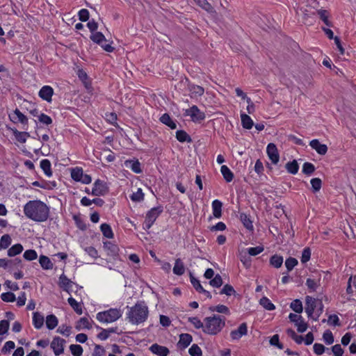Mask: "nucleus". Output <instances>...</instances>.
<instances>
[{"label":"nucleus","instance_id":"obj_1","mask_svg":"<svg viewBox=\"0 0 356 356\" xmlns=\"http://www.w3.org/2000/svg\"><path fill=\"white\" fill-rule=\"evenodd\" d=\"M24 213L35 222H44L49 216V207L39 200H30L24 206Z\"/></svg>","mask_w":356,"mask_h":356},{"label":"nucleus","instance_id":"obj_2","mask_svg":"<svg viewBox=\"0 0 356 356\" xmlns=\"http://www.w3.org/2000/svg\"><path fill=\"white\" fill-rule=\"evenodd\" d=\"M127 318L133 325H138L145 322L149 315L148 307L144 301L137 302L134 306L129 307Z\"/></svg>","mask_w":356,"mask_h":356},{"label":"nucleus","instance_id":"obj_3","mask_svg":"<svg viewBox=\"0 0 356 356\" xmlns=\"http://www.w3.org/2000/svg\"><path fill=\"white\" fill-rule=\"evenodd\" d=\"M204 322L203 332L207 334L216 335L225 327V318L214 314L212 316L206 317Z\"/></svg>","mask_w":356,"mask_h":356},{"label":"nucleus","instance_id":"obj_4","mask_svg":"<svg viewBox=\"0 0 356 356\" xmlns=\"http://www.w3.org/2000/svg\"><path fill=\"white\" fill-rule=\"evenodd\" d=\"M122 316V312L117 308H111L97 314L96 318L101 323H108L116 321Z\"/></svg>","mask_w":356,"mask_h":356},{"label":"nucleus","instance_id":"obj_5","mask_svg":"<svg viewBox=\"0 0 356 356\" xmlns=\"http://www.w3.org/2000/svg\"><path fill=\"white\" fill-rule=\"evenodd\" d=\"M163 211V207L161 205L153 207L149 210L146 213L145 219L143 222V229L145 230L149 229Z\"/></svg>","mask_w":356,"mask_h":356},{"label":"nucleus","instance_id":"obj_6","mask_svg":"<svg viewBox=\"0 0 356 356\" xmlns=\"http://www.w3.org/2000/svg\"><path fill=\"white\" fill-rule=\"evenodd\" d=\"M90 38L92 42L100 45L104 51L107 52H113L114 51V47L111 44H103V42H105L106 40L102 33L95 31L90 35Z\"/></svg>","mask_w":356,"mask_h":356},{"label":"nucleus","instance_id":"obj_7","mask_svg":"<svg viewBox=\"0 0 356 356\" xmlns=\"http://www.w3.org/2000/svg\"><path fill=\"white\" fill-rule=\"evenodd\" d=\"M107 184L101 179H97L93 184L91 194L95 196H104L108 193Z\"/></svg>","mask_w":356,"mask_h":356},{"label":"nucleus","instance_id":"obj_8","mask_svg":"<svg viewBox=\"0 0 356 356\" xmlns=\"http://www.w3.org/2000/svg\"><path fill=\"white\" fill-rule=\"evenodd\" d=\"M9 118L14 123H21L24 129H28V118L18 108L9 115Z\"/></svg>","mask_w":356,"mask_h":356},{"label":"nucleus","instance_id":"obj_9","mask_svg":"<svg viewBox=\"0 0 356 356\" xmlns=\"http://www.w3.org/2000/svg\"><path fill=\"white\" fill-rule=\"evenodd\" d=\"M289 318L290 321L295 323L298 332L302 333L307 330L308 326L307 324L304 321L302 316L291 313L289 315Z\"/></svg>","mask_w":356,"mask_h":356},{"label":"nucleus","instance_id":"obj_10","mask_svg":"<svg viewBox=\"0 0 356 356\" xmlns=\"http://www.w3.org/2000/svg\"><path fill=\"white\" fill-rule=\"evenodd\" d=\"M186 115L191 116L192 121L194 122H200L206 118L205 113L201 111L195 105L192 106L186 111Z\"/></svg>","mask_w":356,"mask_h":356},{"label":"nucleus","instance_id":"obj_11","mask_svg":"<svg viewBox=\"0 0 356 356\" xmlns=\"http://www.w3.org/2000/svg\"><path fill=\"white\" fill-rule=\"evenodd\" d=\"M66 341L60 337H55L51 343V348L53 349L54 354L58 356L64 352V345Z\"/></svg>","mask_w":356,"mask_h":356},{"label":"nucleus","instance_id":"obj_12","mask_svg":"<svg viewBox=\"0 0 356 356\" xmlns=\"http://www.w3.org/2000/svg\"><path fill=\"white\" fill-rule=\"evenodd\" d=\"M319 300H316L311 296H307L305 298V312L309 318L313 317L315 309L318 307Z\"/></svg>","mask_w":356,"mask_h":356},{"label":"nucleus","instance_id":"obj_13","mask_svg":"<svg viewBox=\"0 0 356 356\" xmlns=\"http://www.w3.org/2000/svg\"><path fill=\"white\" fill-rule=\"evenodd\" d=\"M266 153L272 163L276 165L280 161V154L276 145L274 143H269L266 147Z\"/></svg>","mask_w":356,"mask_h":356},{"label":"nucleus","instance_id":"obj_14","mask_svg":"<svg viewBox=\"0 0 356 356\" xmlns=\"http://www.w3.org/2000/svg\"><path fill=\"white\" fill-rule=\"evenodd\" d=\"M248 334V326L245 323H241L238 329L232 330L230 337L232 340H239L243 336Z\"/></svg>","mask_w":356,"mask_h":356},{"label":"nucleus","instance_id":"obj_15","mask_svg":"<svg viewBox=\"0 0 356 356\" xmlns=\"http://www.w3.org/2000/svg\"><path fill=\"white\" fill-rule=\"evenodd\" d=\"M54 95V89L52 87L49 86H42L39 92V97L47 101V102H51L52 100V96Z\"/></svg>","mask_w":356,"mask_h":356},{"label":"nucleus","instance_id":"obj_16","mask_svg":"<svg viewBox=\"0 0 356 356\" xmlns=\"http://www.w3.org/2000/svg\"><path fill=\"white\" fill-rule=\"evenodd\" d=\"M74 282L70 280L65 274H62L59 277V286L65 291L70 293L72 291V287Z\"/></svg>","mask_w":356,"mask_h":356},{"label":"nucleus","instance_id":"obj_17","mask_svg":"<svg viewBox=\"0 0 356 356\" xmlns=\"http://www.w3.org/2000/svg\"><path fill=\"white\" fill-rule=\"evenodd\" d=\"M309 145L320 155H325L327 152V146L325 144H321L318 139L312 140Z\"/></svg>","mask_w":356,"mask_h":356},{"label":"nucleus","instance_id":"obj_18","mask_svg":"<svg viewBox=\"0 0 356 356\" xmlns=\"http://www.w3.org/2000/svg\"><path fill=\"white\" fill-rule=\"evenodd\" d=\"M150 351L158 356H167L170 353L169 349L157 343H154L149 347Z\"/></svg>","mask_w":356,"mask_h":356},{"label":"nucleus","instance_id":"obj_19","mask_svg":"<svg viewBox=\"0 0 356 356\" xmlns=\"http://www.w3.org/2000/svg\"><path fill=\"white\" fill-rule=\"evenodd\" d=\"M192 340L193 337L190 334H181L179 335L178 346L180 348L184 349L190 345V343L192 342Z\"/></svg>","mask_w":356,"mask_h":356},{"label":"nucleus","instance_id":"obj_20","mask_svg":"<svg viewBox=\"0 0 356 356\" xmlns=\"http://www.w3.org/2000/svg\"><path fill=\"white\" fill-rule=\"evenodd\" d=\"M124 165L130 168L134 172L139 174L142 172L140 163L138 160H127L124 161Z\"/></svg>","mask_w":356,"mask_h":356},{"label":"nucleus","instance_id":"obj_21","mask_svg":"<svg viewBox=\"0 0 356 356\" xmlns=\"http://www.w3.org/2000/svg\"><path fill=\"white\" fill-rule=\"evenodd\" d=\"M213 215L216 218H220L222 216V203L218 200H215L211 204Z\"/></svg>","mask_w":356,"mask_h":356},{"label":"nucleus","instance_id":"obj_22","mask_svg":"<svg viewBox=\"0 0 356 356\" xmlns=\"http://www.w3.org/2000/svg\"><path fill=\"white\" fill-rule=\"evenodd\" d=\"M104 248L108 252V255L114 257L118 254L119 248L118 245L111 241L104 242Z\"/></svg>","mask_w":356,"mask_h":356},{"label":"nucleus","instance_id":"obj_23","mask_svg":"<svg viewBox=\"0 0 356 356\" xmlns=\"http://www.w3.org/2000/svg\"><path fill=\"white\" fill-rule=\"evenodd\" d=\"M173 273L176 275L181 276L185 273V266L184 262L180 258L175 259V265L173 267Z\"/></svg>","mask_w":356,"mask_h":356},{"label":"nucleus","instance_id":"obj_24","mask_svg":"<svg viewBox=\"0 0 356 356\" xmlns=\"http://www.w3.org/2000/svg\"><path fill=\"white\" fill-rule=\"evenodd\" d=\"M44 316L40 313L35 312L33 313V325L35 329H40L44 325Z\"/></svg>","mask_w":356,"mask_h":356},{"label":"nucleus","instance_id":"obj_25","mask_svg":"<svg viewBox=\"0 0 356 356\" xmlns=\"http://www.w3.org/2000/svg\"><path fill=\"white\" fill-rule=\"evenodd\" d=\"M160 121L172 129H175L177 128L176 122L174 120H172V119L168 113L163 114L160 118Z\"/></svg>","mask_w":356,"mask_h":356},{"label":"nucleus","instance_id":"obj_26","mask_svg":"<svg viewBox=\"0 0 356 356\" xmlns=\"http://www.w3.org/2000/svg\"><path fill=\"white\" fill-rule=\"evenodd\" d=\"M241 120L242 127L245 129H250L254 126L253 120L248 115L245 113H243L241 114Z\"/></svg>","mask_w":356,"mask_h":356},{"label":"nucleus","instance_id":"obj_27","mask_svg":"<svg viewBox=\"0 0 356 356\" xmlns=\"http://www.w3.org/2000/svg\"><path fill=\"white\" fill-rule=\"evenodd\" d=\"M39 263L44 270H51L54 267V264L50 259L44 255H40L39 258Z\"/></svg>","mask_w":356,"mask_h":356},{"label":"nucleus","instance_id":"obj_28","mask_svg":"<svg viewBox=\"0 0 356 356\" xmlns=\"http://www.w3.org/2000/svg\"><path fill=\"white\" fill-rule=\"evenodd\" d=\"M220 172L227 182H231L233 180L234 177V173L227 165H222L220 168Z\"/></svg>","mask_w":356,"mask_h":356},{"label":"nucleus","instance_id":"obj_29","mask_svg":"<svg viewBox=\"0 0 356 356\" xmlns=\"http://www.w3.org/2000/svg\"><path fill=\"white\" fill-rule=\"evenodd\" d=\"M283 261L284 259L282 256L275 254L270 257L269 262L273 267L279 268L282 266Z\"/></svg>","mask_w":356,"mask_h":356},{"label":"nucleus","instance_id":"obj_30","mask_svg":"<svg viewBox=\"0 0 356 356\" xmlns=\"http://www.w3.org/2000/svg\"><path fill=\"white\" fill-rule=\"evenodd\" d=\"M40 168L44 173L49 177L52 176L51 164L49 160L44 159L40 161Z\"/></svg>","mask_w":356,"mask_h":356},{"label":"nucleus","instance_id":"obj_31","mask_svg":"<svg viewBox=\"0 0 356 356\" xmlns=\"http://www.w3.org/2000/svg\"><path fill=\"white\" fill-rule=\"evenodd\" d=\"M176 138L180 143H191V137L184 130H178L176 131Z\"/></svg>","mask_w":356,"mask_h":356},{"label":"nucleus","instance_id":"obj_32","mask_svg":"<svg viewBox=\"0 0 356 356\" xmlns=\"http://www.w3.org/2000/svg\"><path fill=\"white\" fill-rule=\"evenodd\" d=\"M240 220L242 222L243 226L248 230L252 231L254 229V227L252 225V221L250 220V218L245 213H242L240 214Z\"/></svg>","mask_w":356,"mask_h":356},{"label":"nucleus","instance_id":"obj_33","mask_svg":"<svg viewBox=\"0 0 356 356\" xmlns=\"http://www.w3.org/2000/svg\"><path fill=\"white\" fill-rule=\"evenodd\" d=\"M58 323L57 317L54 314H49L46 317V326L49 330L54 329Z\"/></svg>","mask_w":356,"mask_h":356},{"label":"nucleus","instance_id":"obj_34","mask_svg":"<svg viewBox=\"0 0 356 356\" xmlns=\"http://www.w3.org/2000/svg\"><path fill=\"white\" fill-rule=\"evenodd\" d=\"M285 168L289 173L296 175L298 172L299 165L296 160H293L292 161L287 162Z\"/></svg>","mask_w":356,"mask_h":356},{"label":"nucleus","instance_id":"obj_35","mask_svg":"<svg viewBox=\"0 0 356 356\" xmlns=\"http://www.w3.org/2000/svg\"><path fill=\"white\" fill-rule=\"evenodd\" d=\"M13 131L16 140L21 143H24L27 138L30 137L29 133L26 131H19L17 129H14Z\"/></svg>","mask_w":356,"mask_h":356},{"label":"nucleus","instance_id":"obj_36","mask_svg":"<svg viewBox=\"0 0 356 356\" xmlns=\"http://www.w3.org/2000/svg\"><path fill=\"white\" fill-rule=\"evenodd\" d=\"M69 305L72 307L74 311L79 315L82 314L83 309L81 304L78 302L74 298L70 297L67 300Z\"/></svg>","mask_w":356,"mask_h":356},{"label":"nucleus","instance_id":"obj_37","mask_svg":"<svg viewBox=\"0 0 356 356\" xmlns=\"http://www.w3.org/2000/svg\"><path fill=\"white\" fill-rule=\"evenodd\" d=\"M75 328L77 330H81L82 329H90L91 325L88 318L86 317L81 318L76 323Z\"/></svg>","mask_w":356,"mask_h":356},{"label":"nucleus","instance_id":"obj_38","mask_svg":"<svg viewBox=\"0 0 356 356\" xmlns=\"http://www.w3.org/2000/svg\"><path fill=\"white\" fill-rule=\"evenodd\" d=\"M317 13L320 19L325 23L327 26H332V22L328 19L329 13L327 10L324 9H319L317 10Z\"/></svg>","mask_w":356,"mask_h":356},{"label":"nucleus","instance_id":"obj_39","mask_svg":"<svg viewBox=\"0 0 356 356\" xmlns=\"http://www.w3.org/2000/svg\"><path fill=\"white\" fill-rule=\"evenodd\" d=\"M320 282V278L316 280V279H312V278H307L306 280V286H307L308 289L310 292L316 291L317 288L319 286Z\"/></svg>","mask_w":356,"mask_h":356},{"label":"nucleus","instance_id":"obj_40","mask_svg":"<svg viewBox=\"0 0 356 356\" xmlns=\"http://www.w3.org/2000/svg\"><path fill=\"white\" fill-rule=\"evenodd\" d=\"M23 246L20 243L13 245L8 250V255L9 257H15L20 254L23 251Z\"/></svg>","mask_w":356,"mask_h":356},{"label":"nucleus","instance_id":"obj_41","mask_svg":"<svg viewBox=\"0 0 356 356\" xmlns=\"http://www.w3.org/2000/svg\"><path fill=\"white\" fill-rule=\"evenodd\" d=\"M100 229L103 234V235L108 238H113V232L111 229V227L107 223H103L100 226Z\"/></svg>","mask_w":356,"mask_h":356},{"label":"nucleus","instance_id":"obj_42","mask_svg":"<svg viewBox=\"0 0 356 356\" xmlns=\"http://www.w3.org/2000/svg\"><path fill=\"white\" fill-rule=\"evenodd\" d=\"M286 333L296 343L301 344L304 341V337L301 335H298L296 332L289 328L287 329Z\"/></svg>","mask_w":356,"mask_h":356},{"label":"nucleus","instance_id":"obj_43","mask_svg":"<svg viewBox=\"0 0 356 356\" xmlns=\"http://www.w3.org/2000/svg\"><path fill=\"white\" fill-rule=\"evenodd\" d=\"M259 303L266 310L273 311L275 309L274 304L272 303V302L267 297L261 298L259 300Z\"/></svg>","mask_w":356,"mask_h":356},{"label":"nucleus","instance_id":"obj_44","mask_svg":"<svg viewBox=\"0 0 356 356\" xmlns=\"http://www.w3.org/2000/svg\"><path fill=\"white\" fill-rule=\"evenodd\" d=\"M130 199L133 202H140L144 200V193L143 192V190L141 188H138L137 191L135 193H133L130 195Z\"/></svg>","mask_w":356,"mask_h":356},{"label":"nucleus","instance_id":"obj_45","mask_svg":"<svg viewBox=\"0 0 356 356\" xmlns=\"http://www.w3.org/2000/svg\"><path fill=\"white\" fill-rule=\"evenodd\" d=\"M290 307L296 313L300 314L302 312V304L299 299L293 300L290 305Z\"/></svg>","mask_w":356,"mask_h":356},{"label":"nucleus","instance_id":"obj_46","mask_svg":"<svg viewBox=\"0 0 356 356\" xmlns=\"http://www.w3.org/2000/svg\"><path fill=\"white\" fill-rule=\"evenodd\" d=\"M12 238L8 234L3 235L0 239V245L3 249L8 248L11 244Z\"/></svg>","mask_w":356,"mask_h":356},{"label":"nucleus","instance_id":"obj_47","mask_svg":"<svg viewBox=\"0 0 356 356\" xmlns=\"http://www.w3.org/2000/svg\"><path fill=\"white\" fill-rule=\"evenodd\" d=\"M83 174V171L81 168L76 167L75 168H73L71 171V177L72 179H74L76 181H79Z\"/></svg>","mask_w":356,"mask_h":356},{"label":"nucleus","instance_id":"obj_48","mask_svg":"<svg viewBox=\"0 0 356 356\" xmlns=\"http://www.w3.org/2000/svg\"><path fill=\"white\" fill-rule=\"evenodd\" d=\"M298 264V260L294 257H289L285 261V266L287 268V271L290 272L291 271L293 268L297 266Z\"/></svg>","mask_w":356,"mask_h":356},{"label":"nucleus","instance_id":"obj_49","mask_svg":"<svg viewBox=\"0 0 356 356\" xmlns=\"http://www.w3.org/2000/svg\"><path fill=\"white\" fill-rule=\"evenodd\" d=\"M210 309L213 312H216L226 315L230 314L229 309L227 306L223 305H218L216 307H211Z\"/></svg>","mask_w":356,"mask_h":356},{"label":"nucleus","instance_id":"obj_50","mask_svg":"<svg viewBox=\"0 0 356 356\" xmlns=\"http://www.w3.org/2000/svg\"><path fill=\"white\" fill-rule=\"evenodd\" d=\"M315 171V166L313 163L305 162L302 165V172L307 175H311Z\"/></svg>","mask_w":356,"mask_h":356},{"label":"nucleus","instance_id":"obj_51","mask_svg":"<svg viewBox=\"0 0 356 356\" xmlns=\"http://www.w3.org/2000/svg\"><path fill=\"white\" fill-rule=\"evenodd\" d=\"M70 350L74 356H82L83 348L80 345L72 344L70 346Z\"/></svg>","mask_w":356,"mask_h":356},{"label":"nucleus","instance_id":"obj_52","mask_svg":"<svg viewBox=\"0 0 356 356\" xmlns=\"http://www.w3.org/2000/svg\"><path fill=\"white\" fill-rule=\"evenodd\" d=\"M312 188L314 193L320 191L322 186V181L320 178H313L310 181Z\"/></svg>","mask_w":356,"mask_h":356},{"label":"nucleus","instance_id":"obj_53","mask_svg":"<svg viewBox=\"0 0 356 356\" xmlns=\"http://www.w3.org/2000/svg\"><path fill=\"white\" fill-rule=\"evenodd\" d=\"M236 293V291L234 290V287L230 284H225L220 291V294H225L226 296H230L232 295H234Z\"/></svg>","mask_w":356,"mask_h":356},{"label":"nucleus","instance_id":"obj_54","mask_svg":"<svg viewBox=\"0 0 356 356\" xmlns=\"http://www.w3.org/2000/svg\"><path fill=\"white\" fill-rule=\"evenodd\" d=\"M222 277L219 274L216 275V276L209 281V284L215 288H219L222 285Z\"/></svg>","mask_w":356,"mask_h":356},{"label":"nucleus","instance_id":"obj_55","mask_svg":"<svg viewBox=\"0 0 356 356\" xmlns=\"http://www.w3.org/2000/svg\"><path fill=\"white\" fill-rule=\"evenodd\" d=\"M1 298L6 302H13L16 300L15 295L12 292H6L1 294Z\"/></svg>","mask_w":356,"mask_h":356},{"label":"nucleus","instance_id":"obj_56","mask_svg":"<svg viewBox=\"0 0 356 356\" xmlns=\"http://www.w3.org/2000/svg\"><path fill=\"white\" fill-rule=\"evenodd\" d=\"M323 338L325 343L327 345L332 344L334 343V339L332 332L329 330H327L324 332L323 334Z\"/></svg>","mask_w":356,"mask_h":356},{"label":"nucleus","instance_id":"obj_57","mask_svg":"<svg viewBox=\"0 0 356 356\" xmlns=\"http://www.w3.org/2000/svg\"><path fill=\"white\" fill-rule=\"evenodd\" d=\"M188 353L191 356H202V351L197 344H193L188 350Z\"/></svg>","mask_w":356,"mask_h":356},{"label":"nucleus","instance_id":"obj_58","mask_svg":"<svg viewBox=\"0 0 356 356\" xmlns=\"http://www.w3.org/2000/svg\"><path fill=\"white\" fill-rule=\"evenodd\" d=\"M188 321L193 324L196 329L202 328L203 330L204 322H202L197 317H189Z\"/></svg>","mask_w":356,"mask_h":356},{"label":"nucleus","instance_id":"obj_59","mask_svg":"<svg viewBox=\"0 0 356 356\" xmlns=\"http://www.w3.org/2000/svg\"><path fill=\"white\" fill-rule=\"evenodd\" d=\"M23 257L27 261H33L37 258L38 254L35 250H28L24 252Z\"/></svg>","mask_w":356,"mask_h":356},{"label":"nucleus","instance_id":"obj_60","mask_svg":"<svg viewBox=\"0 0 356 356\" xmlns=\"http://www.w3.org/2000/svg\"><path fill=\"white\" fill-rule=\"evenodd\" d=\"M264 250V248L263 246L258 245L257 247L249 248L247 249V251L250 256H256L261 253Z\"/></svg>","mask_w":356,"mask_h":356},{"label":"nucleus","instance_id":"obj_61","mask_svg":"<svg viewBox=\"0 0 356 356\" xmlns=\"http://www.w3.org/2000/svg\"><path fill=\"white\" fill-rule=\"evenodd\" d=\"M311 258V250L309 248H305L303 249L301 256V262L305 264L309 261Z\"/></svg>","mask_w":356,"mask_h":356},{"label":"nucleus","instance_id":"obj_62","mask_svg":"<svg viewBox=\"0 0 356 356\" xmlns=\"http://www.w3.org/2000/svg\"><path fill=\"white\" fill-rule=\"evenodd\" d=\"M38 120L40 122L45 124L49 125L52 123V119L50 116L42 113L38 115Z\"/></svg>","mask_w":356,"mask_h":356},{"label":"nucleus","instance_id":"obj_63","mask_svg":"<svg viewBox=\"0 0 356 356\" xmlns=\"http://www.w3.org/2000/svg\"><path fill=\"white\" fill-rule=\"evenodd\" d=\"M79 19L81 22H86L89 19L90 13L89 11L86 8H82L79 11L78 13Z\"/></svg>","mask_w":356,"mask_h":356},{"label":"nucleus","instance_id":"obj_64","mask_svg":"<svg viewBox=\"0 0 356 356\" xmlns=\"http://www.w3.org/2000/svg\"><path fill=\"white\" fill-rule=\"evenodd\" d=\"M334 356H343V350L340 344H335L331 348Z\"/></svg>","mask_w":356,"mask_h":356}]
</instances>
